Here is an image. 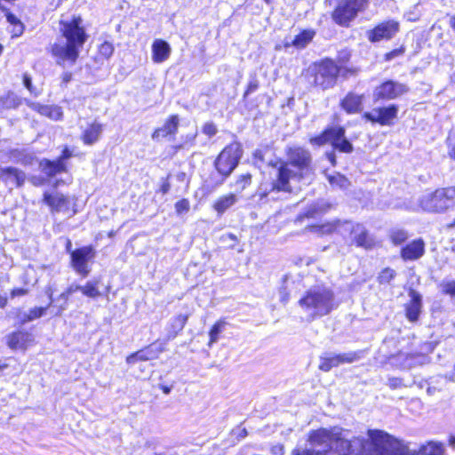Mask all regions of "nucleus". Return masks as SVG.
Masks as SVG:
<instances>
[{
	"label": "nucleus",
	"mask_w": 455,
	"mask_h": 455,
	"mask_svg": "<svg viewBox=\"0 0 455 455\" xmlns=\"http://www.w3.org/2000/svg\"><path fill=\"white\" fill-rule=\"evenodd\" d=\"M368 437L376 455H419L382 430H369ZM307 441L315 450L294 451L293 455H359L363 449L362 439L350 441L337 427L313 430L308 434Z\"/></svg>",
	"instance_id": "f257e3e1"
},
{
	"label": "nucleus",
	"mask_w": 455,
	"mask_h": 455,
	"mask_svg": "<svg viewBox=\"0 0 455 455\" xmlns=\"http://www.w3.org/2000/svg\"><path fill=\"white\" fill-rule=\"evenodd\" d=\"M310 153L301 148H290L288 162L282 163L278 168L273 166L268 176H264L257 195L260 200H276L279 192L291 191V180L311 179L312 168L310 166Z\"/></svg>",
	"instance_id": "f03ea898"
},
{
	"label": "nucleus",
	"mask_w": 455,
	"mask_h": 455,
	"mask_svg": "<svg viewBox=\"0 0 455 455\" xmlns=\"http://www.w3.org/2000/svg\"><path fill=\"white\" fill-rule=\"evenodd\" d=\"M60 30L65 41L59 42L52 46V54L62 62L75 63L79 51L87 39L80 17L60 21Z\"/></svg>",
	"instance_id": "7ed1b4c3"
},
{
	"label": "nucleus",
	"mask_w": 455,
	"mask_h": 455,
	"mask_svg": "<svg viewBox=\"0 0 455 455\" xmlns=\"http://www.w3.org/2000/svg\"><path fill=\"white\" fill-rule=\"evenodd\" d=\"M299 304L312 317L326 315L337 307L333 291L324 286L309 289Z\"/></svg>",
	"instance_id": "20e7f679"
},
{
	"label": "nucleus",
	"mask_w": 455,
	"mask_h": 455,
	"mask_svg": "<svg viewBox=\"0 0 455 455\" xmlns=\"http://www.w3.org/2000/svg\"><path fill=\"white\" fill-rule=\"evenodd\" d=\"M341 229L351 231L352 240L355 241V243H356L357 246H361V247H364V248H369L371 246L372 242L370 239L366 229L361 224L354 225L351 222H347V221L343 222V223H341L340 221H337L334 223H326V224H323V225H317V226L311 227L312 231L320 233L323 235L330 234L335 230L340 231Z\"/></svg>",
	"instance_id": "39448f33"
},
{
	"label": "nucleus",
	"mask_w": 455,
	"mask_h": 455,
	"mask_svg": "<svg viewBox=\"0 0 455 455\" xmlns=\"http://www.w3.org/2000/svg\"><path fill=\"white\" fill-rule=\"evenodd\" d=\"M309 71L314 76V84L322 89L332 86L339 72L338 66L330 60L322 61L314 68H310Z\"/></svg>",
	"instance_id": "423d86ee"
},
{
	"label": "nucleus",
	"mask_w": 455,
	"mask_h": 455,
	"mask_svg": "<svg viewBox=\"0 0 455 455\" xmlns=\"http://www.w3.org/2000/svg\"><path fill=\"white\" fill-rule=\"evenodd\" d=\"M241 155V148L238 143L227 146L215 162L218 172L226 177L228 176L237 165Z\"/></svg>",
	"instance_id": "0eeeda50"
},
{
	"label": "nucleus",
	"mask_w": 455,
	"mask_h": 455,
	"mask_svg": "<svg viewBox=\"0 0 455 455\" xmlns=\"http://www.w3.org/2000/svg\"><path fill=\"white\" fill-rule=\"evenodd\" d=\"M455 204V186L435 189L428 196V211L443 212Z\"/></svg>",
	"instance_id": "6e6552de"
},
{
	"label": "nucleus",
	"mask_w": 455,
	"mask_h": 455,
	"mask_svg": "<svg viewBox=\"0 0 455 455\" xmlns=\"http://www.w3.org/2000/svg\"><path fill=\"white\" fill-rule=\"evenodd\" d=\"M95 251L91 246H84L71 251V266L74 270L85 277L91 268L89 263L94 259Z\"/></svg>",
	"instance_id": "1a4fd4ad"
},
{
	"label": "nucleus",
	"mask_w": 455,
	"mask_h": 455,
	"mask_svg": "<svg viewBox=\"0 0 455 455\" xmlns=\"http://www.w3.org/2000/svg\"><path fill=\"white\" fill-rule=\"evenodd\" d=\"M361 358L360 352H349L344 354L325 353L320 357V370L329 371L333 367L343 363H351Z\"/></svg>",
	"instance_id": "9d476101"
},
{
	"label": "nucleus",
	"mask_w": 455,
	"mask_h": 455,
	"mask_svg": "<svg viewBox=\"0 0 455 455\" xmlns=\"http://www.w3.org/2000/svg\"><path fill=\"white\" fill-rule=\"evenodd\" d=\"M365 0H345L333 13V19L340 25H347L364 5Z\"/></svg>",
	"instance_id": "9b49d317"
},
{
	"label": "nucleus",
	"mask_w": 455,
	"mask_h": 455,
	"mask_svg": "<svg viewBox=\"0 0 455 455\" xmlns=\"http://www.w3.org/2000/svg\"><path fill=\"white\" fill-rule=\"evenodd\" d=\"M397 108L395 105L374 108L371 112L363 114V117L372 123H379L381 125H390L397 116Z\"/></svg>",
	"instance_id": "f8f14e48"
},
{
	"label": "nucleus",
	"mask_w": 455,
	"mask_h": 455,
	"mask_svg": "<svg viewBox=\"0 0 455 455\" xmlns=\"http://www.w3.org/2000/svg\"><path fill=\"white\" fill-rule=\"evenodd\" d=\"M399 25L396 21L388 20L380 23L373 29L367 32L368 39L372 42H379L392 38L398 31Z\"/></svg>",
	"instance_id": "ddd939ff"
},
{
	"label": "nucleus",
	"mask_w": 455,
	"mask_h": 455,
	"mask_svg": "<svg viewBox=\"0 0 455 455\" xmlns=\"http://www.w3.org/2000/svg\"><path fill=\"white\" fill-rule=\"evenodd\" d=\"M407 91L404 84L394 81H387L378 86L373 93L377 100H392Z\"/></svg>",
	"instance_id": "4468645a"
},
{
	"label": "nucleus",
	"mask_w": 455,
	"mask_h": 455,
	"mask_svg": "<svg viewBox=\"0 0 455 455\" xmlns=\"http://www.w3.org/2000/svg\"><path fill=\"white\" fill-rule=\"evenodd\" d=\"M44 201L53 212H69L71 210L72 200L70 197L59 192L44 193Z\"/></svg>",
	"instance_id": "2eb2a0df"
},
{
	"label": "nucleus",
	"mask_w": 455,
	"mask_h": 455,
	"mask_svg": "<svg viewBox=\"0 0 455 455\" xmlns=\"http://www.w3.org/2000/svg\"><path fill=\"white\" fill-rule=\"evenodd\" d=\"M164 350V347L161 344H152L127 356L126 362L134 364L138 361L154 360L158 358Z\"/></svg>",
	"instance_id": "dca6fc26"
},
{
	"label": "nucleus",
	"mask_w": 455,
	"mask_h": 455,
	"mask_svg": "<svg viewBox=\"0 0 455 455\" xmlns=\"http://www.w3.org/2000/svg\"><path fill=\"white\" fill-rule=\"evenodd\" d=\"M33 342V335L27 331L13 332L7 338V344L12 349H26Z\"/></svg>",
	"instance_id": "f3484780"
},
{
	"label": "nucleus",
	"mask_w": 455,
	"mask_h": 455,
	"mask_svg": "<svg viewBox=\"0 0 455 455\" xmlns=\"http://www.w3.org/2000/svg\"><path fill=\"white\" fill-rule=\"evenodd\" d=\"M152 60L159 64L167 60L171 55L170 44L163 39H156L152 44Z\"/></svg>",
	"instance_id": "a211bd4d"
},
{
	"label": "nucleus",
	"mask_w": 455,
	"mask_h": 455,
	"mask_svg": "<svg viewBox=\"0 0 455 455\" xmlns=\"http://www.w3.org/2000/svg\"><path fill=\"white\" fill-rule=\"evenodd\" d=\"M315 33L312 29L303 30L301 33L297 35L293 39L285 38L283 42L284 48L294 46L298 49L305 48L314 38Z\"/></svg>",
	"instance_id": "6ab92c4d"
},
{
	"label": "nucleus",
	"mask_w": 455,
	"mask_h": 455,
	"mask_svg": "<svg viewBox=\"0 0 455 455\" xmlns=\"http://www.w3.org/2000/svg\"><path fill=\"white\" fill-rule=\"evenodd\" d=\"M0 179L4 180L7 184L21 186L26 179V175L22 171L17 168L8 167L0 169Z\"/></svg>",
	"instance_id": "aec40b11"
},
{
	"label": "nucleus",
	"mask_w": 455,
	"mask_h": 455,
	"mask_svg": "<svg viewBox=\"0 0 455 455\" xmlns=\"http://www.w3.org/2000/svg\"><path fill=\"white\" fill-rule=\"evenodd\" d=\"M424 247L425 244L422 239L415 240L402 250V257L406 260L417 259L423 255Z\"/></svg>",
	"instance_id": "412c9836"
},
{
	"label": "nucleus",
	"mask_w": 455,
	"mask_h": 455,
	"mask_svg": "<svg viewBox=\"0 0 455 455\" xmlns=\"http://www.w3.org/2000/svg\"><path fill=\"white\" fill-rule=\"evenodd\" d=\"M179 126V117L176 115L171 116L164 123V124L156 129L153 134L152 138L154 140L159 139L161 137H166L167 135L176 133Z\"/></svg>",
	"instance_id": "4be33fe9"
},
{
	"label": "nucleus",
	"mask_w": 455,
	"mask_h": 455,
	"mask_svg": "<svg viewBox=\"0 0 455 455\" xmlns=\"http://www.w3.org/2000/svg\"><path fill=\"white\" fill-rule=\"evenodd\" d=\"M29 106L40 115L45 116L54 121L60 120L63 116L62 109L58 106H44L38 103H31Z\"/></svg>",
	"instance_id": "5701e85b"
},
{
	"label": "nucleus",
	"mask_w": 455,
	"mask_h": 455,
	"mask_svg": "<svg viewBox=\"0 0 455 455\" xmlns=\"http://www.w3.org/2000/svg\"><path fill=\"white\" fill-rule=\"evenodd\" d=\"M40 168L50 177L66 171L65 164L62 163L61 159H57L56 161L44 159L40 162Z\"/></svg>",
	"instance_id": "b1692460"
},
{
	"label": "nucleus",
	"mask_w": 455,
	"mask_h": 455,
	"mask_svg": "<svg viewBox=\"0 0 455 455\" xmlns=\"http://www.w3.org/2000/svg\"><path fill=\"white\" fill-rule=\"evenodd\" d=\"M342 108L348 114L358 113L362 110V96L349 93L341 101Z\"/></svg>",
	"instance_id": "393cba45"
},
{
	"label": "nucleus",
	"mask_w": 455,
	"mask_h": 455,
	"mask_svg": "<svg viewBox=\"0 0 455 455\" xmlns=\"http://www.w3.org/2000/svg\"><path fill=\"white\" fill-rule=\"evenodd\" d=\"M342 134V127L340 126H333L329 129H326L322 134L319 136L314 137L310 139V143L316 146L324 145L327 142L332 141L333 135Z\"/></svg>",
	"instance_id": "a878e982"
},
{
	"label": "nucleus",
	"mask_w": 455,
	"mask_h": 455,
	"mask_svg": "<svg viewBox=\"0 0 455 455\" xmlns=\"http://www.w3.org/2000/svg\"><path fill=\"white\" fill-rule=\"evenodd\" d=\"M101 132L102 125L98 123H93L84 130L82 140L84 144L92 145L99 140Z\"/></svg>",
	"instance_id": "bb28decb"
},
{
	"label": "nucleus",
	"mask_w": 455,
	"mask_h": 455,
	"mask_svg": "<svg viewBox=\"0 0 455 455\" xmlns=\"http://www.w3.org/2000/svg\"><path fill=\"white\" fill-rule=\"evenodd\" d=\"M237 202V196L235 194H228L219 197L213 208L219 214H223L228 209L233 206Z\"/></svg>",
	"instance_id": "cd10ccee"
},
{
	"label": "nucleus",
	"mask_w": 455,
	"mask_h": 455,
	"mask_svg": "<svg viewBox=\"0 0 455 455\" xmlns=\"http://www.w3.org/2000/svg\"><path fill=\"white\" fill-rule=\"evenodd\" d=\"M331 145L336 149L343 153H350L353 151L352 144L345 138V129L342 127V134L333 135Z\"/></svg>",
	"instance_id": "c85d7f7f"
},
{
	"label": "nucleus",
	"mask_w": 455,
	"mask_h": 455,
	"mask_svg": "<svg viewBox=\"0 0 455 455\" xmlns=\"http://www.w3.org/2000/svg\"><path fill=\"white\" fill-rule=\"evenodd\" d=\"M327 179L333 188L347 189L350 186V181L342 174H328Z\"/></svg>",
	"instance_id": "c756f323"
},
{
	"label": "nucleus",
	"mask_w": 455,
	"mask_h": 455,
	"mask_svg": "<svg viewBox=\"0 0 455 455\" xmlns=\"http://www.w3.org/2000/svg\"><path fill=\"white\" fill-rule=\"evenodd\" d=\"M226 323L222 320H220L214 323V325L212 327L209 336V347H212V344L216 343L219 340L220 334L223 331L225 328Z\"/></svg>",
	"instance_id": "7c9ffc66"
},
{
	"label": "nucleus",
	"mask_w": 455,
	"mask_h": 455,
	"mask_svg": "<svg viewBox=\"0 0 455 455\" xmlns=\"http://www.w3.org/2000/svg\"><path fill=\"white\" fill-rule=\"evenodd\" d=\"M79 291L86 297L95 299L100 296L96 282H88L85 285L80 286Z\"/></svg>",
	"instance_id": "2f4dec72"
},
{
	"label": "nucleus",
	"mask_w": 455,
	"mask_h": 455,
	"mask_svg": "<svg viewBox=\"0 0 455 455\" xmlns=\"http://www.w3.org/2000/svg\"><path fill=\"white\" fill-rule=\"evenodd\" d=\"M80 285L71 284L69 285L65 291H63L58 298V299H62L64 301V305L60 306L58 311V315H60L67 308V302L70 295L79 291Z\"/></svg>",
	"instance_id": "473e14b6"
},
{
	"label": "nucleus",
	"mask_w": 455,
	"mask_h": 455,
	"mask_svg": "<svg viewBox=\"0 0 455 455\" xmlns=\"http://www.w3.org/2000/svg\"><path fill=\"white\" fill-rule=\"evenodd\" d=\"M188 320V315H179L172 319L171 326L173 329V333L170 338H174L185 326Z\"/></svg>",
	"instance_id": "72a5a7b5"
},
{
	"label": "nucleus",
	"mask_w": 455,
	"mask_h": 455,
	"mask_svg": "<svg viewBox=\"0 0 455 455\" xmlns=\"http://www.w3.org/2000/svg\"><path fill=\"white\" fill-rule=\"evenodd\" d=\"M419 313V304L416 299H413L407 307V317L410 321L413 322L418 319Z\"/></svg>",
	"instance_id": "f704fd0d"
},
{
	"label": "nucleus",
	"mask_w": 455,
	"mask_h": 455,
	"mask_svg": "<svg viewBox=\"0 0 455 455\" xmlns=\"http://www.w3.org/2000/svg\"><path fill=\"white\" fill-rule=\"evenodd\" d=\"M440 287L443 294L455 298V280L444 281Z\"/></svg>",
	"instance_id": "c9c22d12"
},
{
	"label": "nucleus",
	"mask_w": 455,
	"mask_h": 455,
	"mask_svg": "<svg viewBox=\"0 0 455 455\" xmlns=\"http://www.w3.org/2000/svg\"><path fill=\"white\" fill-rule=\"evenodd\" d=\"M444 447L443 443L428 442V455H443Z\"/></svg>",
	"instance_id": "e433bc0d"
},
{
	"label": "nucleus",
	"mask_w": 455,
	"mask_h": 455,
	"mask_svg": "<svg viewBox=\"0 0 455 455\" xmlns=\"http://www.w3.org/2000/svg\"><path fill=\"white\" fill-rule=\"evenodd\" d=\"M46 309H47V307H34V308L30 309L28 311V314L27 315V317L24 319V322L32 321V320L41 317L44 314Z\"/></svg>",
	"instance_id": "4c0bfd02"
},
{
	"label": "nucleus",
	"mask_w": 455,
	"mask_h": 455,
	"mask_svg": "<svg viewBox=\"0 0 455 455\" xmlns=\"http://www.w3.org/2000/svg\"><path fill=\"white\" fill-rule=\"evenodd\" d=\"M189 209L190 204L189 201L186 198H183L175 204V211L179 215L187 213L189 211Z\"/></svg>",
	"instance_id": "58836bf2"
},
{
	"label": "nucleus",
	"mask_w": 455,
	"mask_h": 455,
	"mask_svg": "<svg viewBox=\"0 0 455 455\" xmlns=\"http://www.w3.org/2000/svg\"><path fill=\"white\" fill-rule=\"evenodd\" d=\"M99 52L101 56L109 58L114 52V46L111 43L104 42L100 44Z\"/></svg>",
	"instance_id": "ea45409f"
},
{
	"label": "nucleus",
	"mask_w": 455,
	"mask_h": 455,
	"mask_svg": "<svg viewBox=\"0 0 455 455\" xmlns=\"http://www.w3.org/2000/svg\"><path fill=\"white\" fill-rule=\"evenodd\" d=\"M395 276V271L390 268H385L379 275L380 283H389Z\"/></svg>",
	"instance_id": "a19ab883"
},
{
	"label": "nucleus",
	"mask_w": 455,
	"mask_h": 455,
	"mask_svg": "<svg viewBox=\"0 0 455 455\" xmlns=\"http://www.w3.org/2000/svg\"><path fill=\"white\" fill-rule=\"evenodd\" d=\"M391 238L394 243L400 244L407 239V233L403 230H396L393 232Z\"/></svg>",
	"instance_id": "79ce46f5"
},
{
	"label": "nucleus",
	"mask_w": 455,
	"mask_h": 455,
	"mask_svg": "<svg viewBox=\"0 0 455 455\" xmlns=\"http://www.w3.org/2000/svg\"><path fill=\"white\" fill-rule=\"evenodd\" d=\"M12 27L11 33L13 37L20 36L23 33L24 28L21 22L15 23Z\"/></svg>",
	"instance_id": "37998d69"
},
{
	"label": "nucleus",
	"mask_w": 455,
	"mask_h": 455,
	"mask_svg": "<svg viewBox=\"0 0 455 455\" xmlns=\"http://www.w3.org/2000/svg\"><path fill=\"white\" fill-rule=\"evenodd\" d=\"M203 132L209 136H213L217 132V128L213 124L207 123L204 125Z\"/></svg>",
	"instance_id": "c03bdc74"
},
{
	"label": "nucleus",
	"mask_w": 455,
	"mask_h": 455,
	"mask_svg": "<svg viewBox=\"0 0 455 455\" xmlns=\"http://www.w3.org/2000/svg\"><path fill=\"white\" fill-rule=\"evenodd\" d=\"M251 176L250 174H244L240 177V179L237 180V184H241L240 188L241 190L244 189L246 186H248L251 183Z\"/></svg>",
	"instance_id": "a18cd8bd"
},
{
	"label": "nucleus",
	"mask_w": 455,
	"mask_h": 455,
	"mask_svg": "<svg viewBox=\"0 0 455 455\" xmlns=\"http://www.w3.org/2000/svg\"><path fill=\"white\" fill-rule=\"evenodd\" d=\"M323 212V207L322 206H319L318 204L317 205H313L310 207V209L306 213V217L307 218H313L315 217L316 214H318L319 212Z\"/></svg>",
	"instance_id": "49530a36"
},
{
	"label": "nucleus",
	"mask_w": 455,
	"mask_h": 455,
	"mask_svg": "<svg viewBox=\"0 0 455 455\" xmlns=\"http://www.w3.org/2000/svg\"><path fill=\"white\" fill-rule=\"evenodd\" d=\"M28 293V290L24 288H16L11 291V297L15 298L18 296H24Z\"/></svg>",
	"instance_id": "de8ad7c7"
},
{
	"label": "nucleus",
	"mask_w": 455,
	"mask_h": 455,
	"mask_svg": "<svg viewBox=\"0 0 455 455\" xmlns=\"http://www.w3.org/2000/svg\"><path fill=\"white\" fill-rule=\"evenodd\" d=\"M23 83L25 87L31 92L36 93V92L33 89L31 78L28 75H24L23 77Z\"/></svg>",
	"instance_id": "09e8293b"
},
{
	"label": "nucleus",
	"mask_w": 455,
	"mask_h": 455,
	"mask_svg": "<svg viewBox=\"0 0 455 455\" xmlns=\"http://www.w3.org/2000/svg\"><path fill=\"white\" fill-rule=\"evenodd\" d=\"M271 452L273 455H283V447L281 444L274 445L271 449Z\"/></svg>",
	"instance_id": "8fccbe9b"
},
{
	"label": "nucleus",
	"mask_w": 455,
	"mask_h": 455,
	"mask_svg": "<svg viewBox=\"0 0 455 455\" xmlns=\"http://www.w3.org/2000/svg\"><path fill=\"white\" fill-rule=\"evenodd\" d=\"M402 53H403V51L401 49L392 51L386 54V60H390L393 58L401 55Z\"/></svg>",
	"instance_id": "3c124183"
},
{
	"label": "nucleus",
	"mask_w": 455,
	"mask_h": 455,
	"mask_svg": "<svg viewBox=\"0 0 455 455\" xmlns=\"http://www.w3.org/2000/svg\"><path fill=\"white\" fill-rule=\"evenodd\" d=\"M448 156L451 159L455 161V143L448 144Z\"/></svg>",
	"instance_id": "603ef678"
},
{
	"label": "nucleus",
	"mask_w": 455,
	"mask_h": 455,
	"mask_svg": "<svg viewBox=\"0 0 455 455\" xmlns=\"http://www.w3.org/2000/svg\"><path fill=\"white\" fill-rule=\"evenodd\" d=\"M46 294L48 295L49 299H50V303H49V306L52 304L53 302V288L52 287V285H49L45 291Z\"/></svg>",
	"instance_id": "864d4df0"
},
{
	"label": "nucleus",
	"mask_w": 455,
	"mask_h": 455,
	"mask_svg": "<svg viewBox=\"0 0 455 455\" xmlns=\"http://www.w3.org/2000/svg\"><path fill=\"white\" fill-rule=\"evenodd\" d=\"M7 20L11 24V26L14 25L15 23L20 22L14 15L8 14L7 15Z\"/></svg>",
	"instance_id": "5fc2aeb1"
},
{
	"label": "nucleus",
	"mask_w": 455,
	"mask_h": 455,
	"mask_svg": "<svg viewBox=\"0 0 455 455\" xmlns=\"http://www.w3.org/2000/svg\"><path fill=\"white\" fill-rule=\"evenodd\" d=\"M71 156V153L68 148H65L62 152L61 156L59 159L62 160V163H64V160L68 159Z\"/></svg>",
	"instance_id": "6e6d98bb"
},
{
	"label": "nucleus",
	"mask_w": 455,
	"mask_h": 455,
	"mask_svg": "<svg viewBox=\"0 0 455 455\" xmlns=\"http://www.w3.org/2000/svg\"><path fill=\"white\" fill-rule=\"evenodd\" d=\"M170 184L168 182H164L161 188H160V191L163 193V194H167L170 190Z\"/></svg>",
	"instance_id": "4d7b16f0"
},
{
	"label": "nucleus",
	"mask_w": 455,
	"mask_h": 455,
	"mask_svg": "<svg viewBox=\"0 0 455 455\" xmlns=\"http://www.w3.org/2000/svg\"><path fill=\"white\" fill-rule=\"evenodd\" d=\"M72 75L71 73L66 72L62 75V82L67 84L71 80Z\"/></svg>",
	"instance_id": "13d9d810"
},
{
	"label": "nucleus",
	"mask_w": 455,
	"mask_h": 455,
	"mask_svg": "<svg viewBox=\"0 0 455 455\" xmlns=\"http://www.w3.org/2000/svg\"><path fill=\"white\" fill-rule=\"evenodd\" d=\"M449 26L453 31H455V15L450 18Z\"/></svg>",
	"instance_id": "bf43d9fd"
},
{
	"label": "nucleus",
	"mask_w": 455,
	"mask_h": 455,
	"mask_svg": "<svg viewBox=\"0 0 455 455\" xmlns=\"http://www.w3.org/2000/svg\"><path fill=\"white\" fill-rule=\"evenodd\" d=\"M289 298H288V294L284 291H281V300L283 303H287Z\"/></svg>",
	"instance_id": "052dcab7"
},
{
	"label": "nucleus",
	"mask_w": 455,
	"mask_h": 455,
	"mask_svg": "<svg viewBox=\"0 0 455 455\" xmlns=\"http://www.w3.org/2000/svg\"><path fill=\"white\" fill-rule=\"evenodd\" d=\"M327 158L333 165L335 164V156L333 153L327 154Z\"/></svg>",
	"instance_id": "680f3d73"
},
{
	"label": "nucleus",
	"mask_w": 455,
	"mask_h": 455,
	"mask_svg": "<svg viewBox=\"0 0 455 455\" xmlns=\"http://www.w3.org/2000/svg\"><path fill=\"white\" fill-rule=\"evenodd\" d=\"M448 443L451 446H455V435H451L448 439Z\"/></svg>",
	"instance_id": "e2e57ef3"
},
{
	"label": "nucleus",
	"mask_w": 455,
	"mask_h": 455,
	"mask_svg": "<svg viewBox=\"0 0 455 455\" xmlns=\"http://www.w3.org/2000/svg\"><path fill=\"white\" fill-rule=\"evenodd\" d=\"M161 389L163 390V392L166 395H168L170 392H171V387H166V386H162L161 387Z\"/></svg>",
	"instance_id": "0e129e2a"
},
{
	"label": "nucleus",
	"mask_w": 455,
	"mask_h": 455,
	"mask_svg": "<svg viewBox=\"0 0 455 455\" xmlns=\"http://www.w3.org/2000/svg\"><path fill=\"white\" fill-rule=\"evenodd\" d=\"M393 381H394V383H393V382L391 383V386H392V387H397V386L400 384V381H399V380H397V379H395V380H393Z\"/></svg>",
	"instance_id": "69168bd1"
},
{
	"label": "nucleus",
	"mask_w": 455,
	"mask_h": 455,
	"mask_svg": "<svg viewBox=\"0 0 455 455\" xmlns=\"http://www.w3.org/2000/svg\"><path fill=\"white\" fill-rule=\"evenodd\" d=\"M256 87H257V85H256V84H251L249 85V90L253 91V90H255V89H256Z\"/></svg>",
	"instance_id": "338daca9"
},
{
	"label": "nucleus",
	"mask_w": 455,
	"mask_h": 455,
	"mask_svg": "<svg viewBox=\"0 0 455 455\" xmlns=\"http://www.w3.org/2000/svg\"><path fill=\"white\" fill-rule=\"evenodd\" d=\"M447 227H448V228H453V227H455V220H454L452 222H451L450 224H448V225H447Z\"/></svg>",
	"instance_id": "774afa93"
}]
</instances>
